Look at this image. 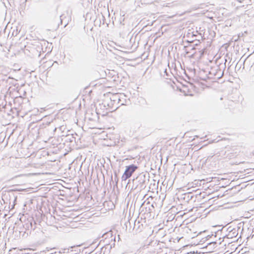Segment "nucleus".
I'll list each match as a JSON object with an SVG mask.
<instances>
[{"label": "nucleus", "mask_w": 254, "mask_h": 254, "mask_svg": "<svg viewBox=\"0 0 254 254\" xmlns=\"http://www.w3.org/2000/svg\"><path fill=\"white\" fill-rule=\"evenodd\" d=\"M184 56L189 59H195L202 53L200 48H198L197 45L189 44L184 47Z\"/></svg>", "instance_id": "f257e3e1"}, {"label": "nucleus", "mask_w": 254, "mask_h": 254, "mask_svg": "<svg viewBox=\"0 0 254 254\" xmlns=\"http://www.w3.org/2000/svg\"><path fill=\"white\" fill-rule=\"evenodd\" d=\"M101 108L103 107L104 110L101 114L104 115L107 114L109 112H112L116 108V105L115 102H112L111 98L110 99H107L104 101L102 104L100 105Z\"/></svg>", "instance_id": "f03ea898"}, {"label": "nucleus", "mask_w": 254, "mask_h": 254, "mask_svg": "<svg viewBox=\"0 0 254 254\" xmlns=\"http://www.w3.org/2000/svg\"><path fill=\"white\" fill-rule=\"evenodd\" d=\"M137 168V167L133 165L127 166L125 171L122 177V180L125 181L129 178Z\"/></svg>", "instance_id": "7ed1b4c3"}, {"label": "nucleus", "mask_w": 254, "mask_h": 254, "mask_svg": "<svg viewBox=\"0 0 254 254\" xmlns=\"http://www.w3.org/2000/svg\"><path fill=\"white\" fill-rule=\"evenodd\" d=\"M180 91L185 96H192L193 95V88L191 85H183Z\"/></svg>", "instance_id": "20e7f679"}, {"label": "nucleus", "mask_w": 254, "mask_h": 254, "mask_svg": "<svg viewBox=\"0 0 254 254\" xmlns=\"http://www.w3.org/2000/svg\"><path fill=\"white\" fill-rule=\"evenodd\" d=\"M176 139H177L176 137L171 138L169 140H168L166 142V147H168L169 146H173L176 143Z\"/></svg>", "instance_id": "39448f33"}]
</instances>
